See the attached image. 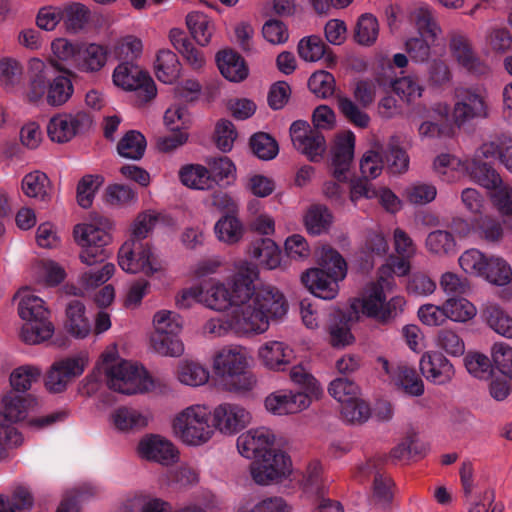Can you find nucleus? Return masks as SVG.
Masks as SVG:
<instances>
[{"instance_id":"nucleus-1","label":"nucleus","mask_w":512,"mask_h":512,"mask_svg":"<svg viewBox=\"0 0 512 512\" xmlns=\"http://www.w3.org/2000/svg\"><path fill=\"white\" fill-rule=\"evenodd\" d=\"M258 278L257 265L247 260L239 261L235 264V273L228 281L230 289L215 279L201 284V304L215 311H224L228 308L237 310L244 304L249 310L260 308L266 312L288 311L289 304L284 293L271 284L256 286L255 281Z\"/></svg>"},{"instance_id":"nucleus-2","label":"nucleus","mask_w":512,"mask_h":512,"mask_svg":"<svg viewBox=\"0 0 512 512\" xmlns=\"http://www.w3.org/2000/svg\"><path fill=\"white\" fill-rule=\"evenodd\" d=\"M287 313L288 311L279 310L266 312L260 308L249 310L244 304L242 308L231 310L228 315L207 320L203 325V333L212 337H253L267 332L272 322L283 320Z\"/></svg>"},{"instance_id":"nucleus-3","label":"nucleus","mask_w":512,"mask_h":512,"mask_svg":"<svg viewBox=\"0 0 512 512\" xmlns=\"http://www.w3.org/2000/svg\"><path fill=\"white\" fill-rule=\"evenodd\" d=\"M107 386L119 393L133 395L150 391L154 382L147 370L119 357L115 348L105 351L97 364Z\"/></svg>"},{"instance_id":"nucleus-4","label":"nucleus","mask_w":512,"mask_h":512,"mask_svg":"<svg viewBox=\"0 0 512 512\" xmlns=\"http://www.w3.org/2000/svg\"><path fill=\"white\" fill-rule=\"evenodd\" d=\"M316 255L320 268L308 269L302 274L301 281L314 296L332 300L339 293V283L347 275V264L344 258L329 246H322Z\"/></svg>"},{"instance_id":"nucleus-5","label":"nucleus","mask_w":512,"mask_h":512,"mask_svg":"<svg viewBox=\"0 0 512 512\" xmlns=\"http://www.w3.org/2000/svg\"><path fill=\"white\" fill-rule=\"evenodd\" d=\"M249 353L241 345H228L215 353L212 362L218 384L227 391H248L256 384L249 371Z\"/></svg>"},{"instance_id":"nucleus-6","label":"nucleus","mask_w":512,"mask_h":512,"mask_svg":"<svg viewBox=\"0 0 512 512\" xmlns=\"http://www.w3.org/2000/svg\"><path fill=\"white\" fill-rule=\"evenodd\" d=\"M17 297V311L23 321L19 330L20 340L28 345H38L51 339L55 327L45 301L27 288L21 289Z\"/></svg>"},{"instance_id":"nucleus-7","label":"nucleus","mask_w":512,"mask_h":512,"mask_svg":"<svg viewBox=\"0 0 512 512\" xmlns=\"http://www.w3.org/2000/svg\"><path fill=\"white\" fill-rule=\"evenodd\" d=\"M395 287L396 282L391 278H378L366 287L362 297L352 300L350 307L357 317L361 313L381 322L393 319L406 304L403 296H394L387 301V293H391Z\"/></svg>"},{"instance_id":"nucleus-8","label":"nucleus","mask_w":512,"mask_h":512,"mask_svg":"<svg viewBox=\"0 0 512 512\" xmlns=\"http://www.w3.org/2000/svg\"><path fill=\"white\" fill-rule=\"evenodd\" d=\"M212 411L206 404H191L177 412L171 421L173 435L184 445L199 447L214 436Z\"/></svg>"},{"instance_id":"nucleus-9","label":"nucleus","mask_w":512,"mask_h":512,"mask_svg":"<svg viewBox=\"0 0 512 512\" xmlns=\"http://www.w3.org/2000/svg\"><path fill=\"white\" fill-rule=\"evenodd\" d=\"M153 326L150 345L155 353L170 357H179L184 353V344L180 339L183 321L178 313L170 310L156 312Z\"/></svg>"},{"instance_id":"nucleus-10","label":"nucleus","mask_w":512,"mask_h":512,"mask_svg":"<svg viewBox=\"0 0 512 512\" xmlns=\"http://www.w3.org/2000/svg\"><path fill=\"white\" fill-rule=\"evenodd\" d=\"M118 264L126 273L153 276L164 271L163 261L152 246L142 241L128 239L118 251Z\"/></svg>"},{"instance_id":"nucleus-11","label":"nucleus","mask_w":512,"mask_h":512,"mask_svg":"<svg viewBox=\"0 0 512 512\" xmlns=\"http://www.w3.org/2000/svg\"><path fill=\"white\" fill-rule=\"evenodd\" d=\"M212 204L223 213L214 225L216 238L228 245L240 242L244 236L245 227L236 216L238 211L237 203L230 194H213Z\"/></svg>"},{"instance_id":"nucleus-12","label":"nucleus","mask_w":512,"mask_h":512,"mask_svg":"<svg viewBox=\"0 0 512 512\" xmlns=\"http://www.w3.org/2000/svg\"><path fill=\"white\" fill-rule=\"evenodd\" d=\"M74 237L82 247L79 258L83 264L93 266L108 258L105 246L110 243L111 236L105 229L88 223L78 224L74 228Z\"/></svg>"},{"instance_id":"nucleus-13","label":"nucleus","mask_w":512,"mask_h":512,"mask_svg":"<svg viewBox=\"0 0 512 512\" xmlns=\"http://www.w3.org/2000/svg\"><path fill=\"white\" fill-rule=\"evenodd\" d=\"M292 462L290 457L280 451H272L255 459L250 464V475L253 481L261 486L280 483L290 476Z\"/></svg>"},{"instance_id":"nucleus-14","label":"nucleus","mask_w":512,"mask_h":512,"mask_svg":"<svg viewBox=\"0 0 512 512\" xmlns=\"http://www.w3.org/2000/svg\"><path fill=\"white\" fill-rule=\"evenodd\" d=\"M88 355L84 352L64 357L53 362L45 377V387L51 393H61L88 365Z\"/></svg>"},{"instance_id":"nucleus-15","label":"nucleus","mask_w":512,"mask_h":512,"mask_svg":"<svg viewBox=\"0 0 512 512\" xmlns=\"http://www.w3.org/2000/svg\"><path fill=\"white\" fill-rule=\"evenodd\" d=\"M355 135L351 131L338 134L332 147V178L327 189L343 190L350 179V166L354 157Z\"/></svg>"},{"instance_id":"nucleus-16","label":"nucleus","mask_w":512,"mask_h":512,"mask_svg":"<svg viewBox=\"0 0 512 512\" xmlns=\"http://www.w3.org/2000/svg\"><path fill=\"white\" fill-rule=\"evenodd\" d=\"M92 123L91 115L82 110L76 113H59L49 120L47 134L53 142L66 143L87 132Z\"/></svg>"},{"instance_id":"nucleus-17","label":"nucleus","mask_w":512,"mask_h":512,"mask_svg":"<svg viewBox=\"0 0 512 512\" xmlns=\"http://www.w3.org/2000/svg\"><path fill=\"white\" fill-rule=\"evenodd\" d=\"M113 82L124 90L137 91L142 102H148L157 94L152 78L131 62L120 63L113 72Z\"/></svg>"},{"instance_id":"nucleus-18","label":"nucleus","mask_w":512,"mask_h":512,"mask_svg":"<svg viewBox=\"0 0 512 512\" xmlns=\"http://www.w3.org/2000/svg\"><path fill=\"white\" fill-rule=\"evenodd\" d=\"M136 452L139 458L162 466L174 465L180 456L175 444L159 434L143 436L137 444Z\"/></svg>"},{"instance_id":"nucleus-19","label":"nucleus","mask_w":512,"mask_h":512,"mask_svg":"<svg viewBox=\"0 0 512 512\" xmlns=\"http://www.w3.org/2000/svg\"><path fill=\"white\" fill-rule=\"evenodd\" d=\"M456 101L453 116L456 124L462 125L476 118L488 116L486 94L475 88H459L455 92Z\"/></svg>"},{"instance_id":"nucleus-20","label":"nucleus","mask_w":512,"mask_h":512,"mask_svg":"<svg viewBox=\"0 0 512 512\" xmlns=\"http://www.w3.org/2000/svg\"><path fill=\"white\" fill-rule=\"evenodd\" d=\"M311 405V399L307 393L280 389L266 396L265 409L275 416L298 414Z\"/></svg>"},{"instance_id":"nucleus-21","label":"nucleus","mask_w":512,"mask_h":512,"mask_svg":"<svg viewBox=\"0 0 512 512\" xmlns=\"http://www.w3.org/2000/svg\"><path fill=\"white\" fill-rule=\"evenodd\" d=\"M212 426L225 435H233L250 423L251 415L244 407L234 403H222L214 408Z\"/></svg>"},{"instance_id":"nucleus-22","label":"nucleus","mask_w":512,"mask_h":512,"mask_svg":"<svg viewBox=\"0 0 512 512\" xmlns=\"http://www.w3.org/2000/svg\"><path fill=\"white\" fill-rule=\"evenodd\" d=\"M275 434L267 427H258L242 433L237 438V449L247 459H257L272 451Z\"/></svg>"},{"instance_id":"nucleus-23","label":"nucleus","mask_w":512,"mask_h":512,"mask_svg":"<svg viewBox=\"0 0 512 512\" xmlns=\"http://www.w3.org/2000/svg\"><path fill=\"white\" fill-rule=\"evenodd\" d=\"M359 168L361 176L348 180L350 192H369L372 188L371 180L379 177L384 169L380 147L364 152L359 161Z\"/></svg>"},{"instance_id":"nucleus-24","label":"nucleus","mask_w":512,"mask_h":512,"mask_svg":"<svg viewBox=\"0 0 512 512\" xmlns=\"http://www.w3.org/2000/svg\"><path fill=\"white\" fill-rule=\"evenodd\" d=\"M151 418V413L147 409L124 405L111 412L109 422L118 432L129 433L147 427Z\"/></svg>"},{"instance_id":"nucleus-25","label":"nucleus","mask_w":512,"mask_h":512,"mask_svg":"<svg viewBox=\"0 0 512 512\" xmlns=\"http://www.w3.org/2000/svg\"><path fill=\"white\" fill-rule=\"evenodd\" d=\"M257 356L266 369L275 372L284 371L295 357L293 348L278 340L263 343L258 349Z\"/></svg>"},{"instance_id":"nucleus-26","label":"nucleus","mask_w":512,"mask_h":512,"mask_svg":"<svg viewBox=\"0 0 512 512\" xmlns=\"http://www.w3.org/2000/svg\"><path fill=\"white\" fill-rule=\"evenodd\" d=\"M382 370L391 378L393 383L410 396H421L424 393V383L415 369L407 365L393 367L385 358H378Z\"/></svg>"},{"instance_id":"nucleus-27","label":"nucleus","mask_w":512,"mask_h":512,"mask_svg":"<svg viewBox=\"0 0 512 512\" xmlns=\"http://www.w3.org/2000/svg\"><path fill=\"white\" fill-rule=\"evenodd\" d=\"M423 376L436 385L450 382L455 374L452 363L441 353L435 351L425 352L419 362Z\"/></svg>"},{"instance_id":"nucleus-28","label":"nucleus","mask_w":512,"mask_h":512,"mask_svg":"<svg viewBox=\"0 0 512 512\" xmlns=\"http://www.w3.org/2000/svg\"><path fill=\"white\" fill-rule=\"evenodd\" d=\"M36 400L30 395H17L12 392L2 398V411H0L1 425H9L26 419L29 411L36 406Z\"/></svg>"},{"instance_id":"nucleus-29","label":"nucleus","mask_w":512,"mask_h":512,"mask_svg":"<svg viewBox=\"0 0 512 512\" xmlns=\"http://www.w3.org/2000/svg\"><path fill=\"white\" fill-rule=\"evenodd\" d=\"M373 475V501L375 505H386L392 499V480L380 474L375 460H368L366 463L357 467L355 477L362 481L365 478Z\"/></svg>"},{"instance_id":"nucleus-30","label":"nucleus","mask_w":512,"mask_h":512,"mask_svg":"<svg viewBox=\"0 0 512 512\" xmlns=\"http://www.w3.org/2000/svg\"><path fill=\"white\" fill-rule=\"evenodd\" d=\"M485 196L503 217H507L506 223L512 229V194H462V201L468 210L478 213L484 210Z\"/></svg>"},{"instance_id":"nucleus-31","label":"nucleus","mask_w":512,"mask_h":512,"mask_svg":"<svg viewBox=\"0 0 512 512\" xmlns=\"http://www.w3.org/2000/svg\"><path fill=\"white\" fill-rule=\"evenodd\" d=\"M408 17L409 21L417 28L420 35L427 37L431 41H435L443 33L435 11L425 3L414 5Z\"/></svg>"},{"instance_id":"nucleus-32","label":"nucleus","mask_w":512,"mask_h":512,"mask_svg":"<svg viewBox=\"0 0 512 512\" xmlns=\"http://www.w3.org/2000/svg\"><path fill=\"white\" fill-rule=\"evenodd\" d=\"M471 179L480 187L494 192H512V186L487 163L473 161L469 168Z\"/></svg>"},{"instance_id":"nucleus-33","label":"nucleus","mask_w":512,"mask_h":512,"mask_svg":"<svg viewBox=\"0 0 512 512\" xmlns=\"http://www.w3.org/2000/svg\"><path fill=\"white\" fill-rule=\"evenodd\" d=\"M449 48L457 62L469 71H480L481 61L475 53L471 40L463 33H450Z\"/></svg>"},{"instance_id":"nucleus-34","label":"nucleus","mask_w":512,"mask_h":512,"mask_svg":"<svg viewBox=\"0 0 512 512\" xmlns=\"http://www.w3.org/2000/svg\"><path fill=\"white\" fill-rule=\"evenodd\" d=\"M247 254L267 270H274L281 264V250L275 241L270 238H260L253 241Z\"/></svg>"},{"instance_id":"nucleus-35","label":"nucleus","mask_w":512,"mask_h":512,"mask_svg":"<svg viewBox=\"0 0 512 512\" xmlns=\"http://www.w3.org/2000/svg\"><path fill=\"white\" fill-rule=\"evenodd\" d=\"M108 51L99 44H81L75 68L83 73L95 74L107 63Z\"/></svg>"},{"instance_id":"nucleus-36","label":"nucleus","mask_w":512,"mask_h":512,"mask_svg":"<svg viewBox=\"0 0 512 512\" xmlns=\"http://www.w3.org/2000/svg\"><path fill=\"white\" fill-rule=\"evenodd\" d=\"M66 331L77 339L86 338L92 331L89 319L86 317L85 305L79 300H72L66 307Z\"/></svg>"},{"instance_id":"nucleus-37","label":"nucleus","mask_w":512,"mask_h":512,"mask_svg":"<svg viewBox=\"0 0 512 512\" xmlns=\"http://www.w3.org/2000/svg\"><path fill=\"white\" fill-rule=\"evenodd\" d=\"M216 61L221 74L231 82H241L247 78L249 70L243 57L227 49L217 53Z\"/></svg>"},{"instance_id":"nucleus-38","label":"nucleus","mask_w":512,"mask_h":512,"mask_svg":"<svg viewBox=\"0 0 512 512\" xmlns=\"http://www.w3.org/2000/svg\"><path fill=\"white\" fill-rule=\"evenodd\" d=\"M299 57L306 62H316L324 58L328 66L336 63V56L325 45L319 36L311 35L302 38L297 46Z\"/></svg>"},{"instance_id":"nucleus-39","label":"nucleus","mask_w":512,"mask_h":512,"mask_svg":"<svg viewBox=\"0 0 512 512\" xmlns=\"http://www.w3.org/2000/svg\"><path fill=\"white\" fill-rule=\"evenodd\" d=\"M169 39L173 47L183 56L192 69L199 70L205 65L204 55L193 45L183 30L171 29Z\"/></svg>"},{"instance_id":"nucleus-40","label":"nucleus","mask_w":512,"mask_h":512,"mask_svg":"<svg viewBox=\"0 0 512 512\" xmlns=\"http://www.w3.org/2000/svg\"><path fill=\"white\" fill-rule=\"evenodd\" d=\"M175 375L181 384L191 387L206 384L210 377V373L204 365L188 359H183L178 363Z\"/></svg>"},{"instance_id":"nucleus-41","label":"nucleus","mask_w":512,"mask_h":512,"mask_svg":"<svg viewBox=\"0 0 512 512\" xmlns=\"http://www.w3.org/2000/svg\"><path fill=\"white\" fill-rule=\"evenodd\" d=\"M211 177V189L224 188L236 180V167L228 157L209 158L206 161Z\"/></svg>"},{"instance_id":"nucleus-42","label":"nucleus","mask_w":512,"mask_h":512,"mask_svg":"<svg viewBox=\"0 0 512 512\" xmlns=\"http://www.w3.org/2000/svg\"><path fill=\"white\" fill-rule=\"evenodd\" d=\"M485 159H496L512 172V139L507 136H498L492 141L482 144L479 149Z\"/></svg>"},{"instance_id":"nucleus-43","label":"nucleus","mask_w":512,"mask_h":512,"mask_svg":"<svg viewBox=\"0 0 512 512\" xmlns=\"http://www.w3.org/2000/svg\"><path fill=\"white\" fill-rule=\"evenodd\" d=\"M382 152L385 156L388 169L394 174L405 173L409 168V156L401 146L400 137L391 136Z\"/></svg>"},{"instance_id":"nucleus-44","label":"nucleus","mask_w":512,"mask_h":512,"mask_svg":"<svg viewBox=\"0 0 512 512\" xmlns=\"http://www.w3.org/2000/svg\"><path fill=\"white\" fill-rule=\"evenodd\" d=\"M186 24L198 44L202 46L209 44L215 28L207 15L201 12H191L186 17Z\"/></svg>"},{"instance_id":"nucleus-45","label":"nucleus","mask_w":512,"mask_h":512,"mask_svg":"<svg viewBox=\"0 0 512 512\" xmlns=\"http://www.w3.org/2000/svg\"><path fill=\"white\" fill-rule=\"evenodd\" d=\"M181 182L190 189L211 190V177L208 168L200 164H189L179 172Z\"/></svg>"},{"instance_id":"nucleus-46","label":"nucleus","mask_w":512,"mask_h":512,"mask_svg":"<svg viewBox=\"0 0 512 512\" xmlns=\"http://www.w3.org/2000/svg\"><path fill=\"white\" fill-rule=\"evenodd\" d=\"M180 62L177 55L170 50H161L157 54L155 73L163 83H172L180 73Z\"/></svg>"},{"instance_id":"nucleus-47","label":"nucleus","mask_w":512,"mask_h":512,"mask_svg":"<svg viewBox=\"0 0 512 512\" xmlns=\"http://www.w3.org/2000/svg\"><path fill=\"white\" fill-rule=\"evenodd\" d=\"M425 247L432 255L448 256L456 252V241L450 232L435 230L427 235Z\"/></svg>"},{"instance_id":"nucleus-48","label":"nucleus","mask_w":512,"mask_h":512,"mask_svg":"<svg viewBox=\"0 0 512 512\" xmlns=\"http://www.w3.org/2000/svg\"><path fill=\"white\" fill-rule=\"evenodd\" d=\"M291 507L280 496H270L258 499L256 502L243 500L237 506L236 512H290Z\"/></svg>"},{"instance_id":"nucleus-49","label":"nucleus","mask_w":512,"mask_h":512,"mask_svg":"<svg viewBox=\"0 0 512 512\" xmlns=\"http://www.w3.org/2000/svg\"><path fill=\"white\" fill-rule=\"evenodd\" d=\"M146 149L145 137L138 131H128L118 142L117 151L120 156L132 160L143 157Z\"/></svg>"},{"instance_id":"nucleus-50","label":"nucleus","mask_w":512,"mask_h":512,"mask_svg":"<svg viewBox=\"0 0 512 512\" xmlns=\"http://www.w3.org/2000/svg\"><path fill=\"white\" fill-rule=\"evenodd\" d=\"M388 249L384 234L380 231H370L367 233L361 248L362 258L372 266L376 258H383L387 255Z\"/></svg>"},{"instance_id":"nucleus-51","label":"nucleus","mask_w":512,"mask_h":512,"mask_svg":"<svg viewBox=\"0 0 512 512\" xmlns=\"http://www.w3.org/2000/svg\"><path fill=\"white\" fill-rule=\"evenodd\" d=\"M74 87L66 76H57L49 84L46 94V102L53 107L64 105L73 95Z\"/></svg>"},{"instance_id":"nucleus-52","label":"nucleus","mask_w":512,"mask_h":512,"mask_svg":"<svg viewBox=\"0 0 512 512\" xmlns=\"http://www.w3.org/2000/svg\"><path fill=\"white\" fill-rule=\"evenodd\" d=\"M336 101L340 113L348 122L362 129L368 127L370 117L362 110L359 104H356L352 99L343 95H338Z\"/></svg>"},{"instance_id":"nucleus-53","label":"nucleus","mask_w":512,"mask_h":512,"mask_svg":"<svg viewBox=\"0 0 512 512\" xmlns=\"http://www.w3.org/2000/svg\"><path fill=\"white\" fill-rule=\"evenodd\" d=\"M486 321L491 329L506 338H512V317L496 304H488L484 310Z\"/></svg>"},{"instance_id":"nucleus-54","label":"nucleus","mask_w":512,"mask_h":512,"mask_svg":"<svg viewBox=\"0 0 512 512\" xmlns=\"http://www.w3.org/2000/svg\"><path fill=\"white\" fill-rule=\"evenodd\" d=\"M304 223L310 234L320 235L329 229L332 224V215L326 207L313 205L308 209Z\"/></svg>"},{"instance_id":"nucleus-55","label":"nucleus","mask_w":512,"mask_h":512,"mask_svg":"<svg viewBox=\"0 0 512 512\" xmlns=\"http://www.w3.org/2000/svg\"><path fill=\"white\" fill-rule=\"evenodd\" d=\"M445 304L448 318L453 322L465 323L477 315L476 306L466 298L449 297Z\"/></svg>"},{"instance_id":"nucleus-56","label":"nucleus","mask_w":512,"mask_h":512,"mask_svg":"<svg viewBox=\"0 0 512 512\" xmlns=\"http://www.w3.org/2000/svg\"><path fill=\"white\" fill-rule=\"evenodd\" d=\"M435 346L446 354L459 357L465 352V343L460 335L453 329L445 328L438 331Z\"/></svg>"},{"instance_id":"nucleus-57","label":"nucleus","mask_w":512,"mask_h":512,"mask_svg":"<svg viewBox=\"0 0 512 512\" xmlns=\"http://www.w3.org/2000/svg\"><path fill=\"white\" fill-rule=\"evenodd\" d=\"M379 33V24L372 14H363L358 19L355 29V41L363 46L372 45Z\"/></svg>"},{"instance_id":"nucleus-58","label":"nucleus","mask_w":512,"mask_h":512,"mask_svg":"<svg viewBox=\"0 0 512 512\" xmlns=\"http://www.w3.org/2000/svg\"><path fill=\"white\" fill-rule=\"evenodd\" d=\"M23 67L19 61L13 58L0 60V86L10 90L22 83Z\"/></svg>"},{"instance_id":"nucleus-59","label":"nucleus","mask_w":512,"mask_h":512,"mask_svg":"<svg viewBox=\"0 0 512 512\" xmlns=\"http://www.w3.org/2000/svg\"><path fill=\"white\" fill-rule=\"evenodd\" d=\"M290 379L293 383L302 387L305 390L304 393H307L310 399L312 397L318 398L323 393L320 383L301 364L295 365L291 368Z\"/></svg>"},{"instance_id":"nucleus-60","label":"nucleus","mask_w":512,"mask_h":512,"mask_svg":"<svg viewBox=\"0 0 512 512\" xmlns=\"http://www.w3.org/2000/svg\"><path fill=\"white\" fill-rule=\"evenodd\" d=\"M32 504L30 492L23 487L16 489L12 495L0 494V512H22L30 509Z\"/></svg>"},{"instance_id":"nucleus-61","label":"nucleus","mask_w":512,"mask_h":512,"mask_svg":"<svg viewBox=\"0 0 512 512\" xmlns=\"http://www.w3.org/2000/svg\"><path fill=\"white\" fill-rule=\"evenodd\" d=\"M250 147L254 155L262 160L274 159L279 152L277 141L265 132L255 133L250 139Z\"/></svg>"},{"instance_id":"nucleus-62","label":"nucleus","mask_w":512,"mask_h":512,"mask_svg":"<svg viewBox=\"0 0 512 512\" xmlns=\"http://www.w3.org/2000/svg\"><path fill=\"white\" fill-rule=\"evenodd\" d=\"M115 270L113 263H105L100 269H90L83 272L79 277V284L85 290H94L110 280Z\"/></svg>"},{"instance_id":"nucleus-63","label":"nucleus","mask_w":512,"mask_h":512,"mask_svg":"<svg viewBox=\"0 0 512 512\" xmlns=\"http://www.w3.org/2000/svg\"><path fill=\"white\" fill-rule=\"evenodd\" d=\"M41 375V369L34 365H22L15 368L10 375L12 388L19 392L29 390Z\"/></svg>"},{"instance_id":"nucleus-64","label":"nucleus","mask_w":512,"mask_h":512,"mask_svg":"<svg viewBox=\"0 0 512 512\" xmlns=\"http://www.w3.org/2000/svg\"><path fill=\"white\" fill-rule=\"evenodd\" d=\"M482 276L495 285L503 286L512 280V269L504 259L491 257Z\"/></svg>"}]
</instances>
